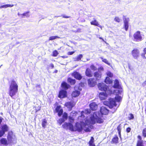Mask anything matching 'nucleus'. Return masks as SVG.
<instances>
[{
  "label": "nucleus",
  "mask_w": 146,
  "mask_h": 146,
  "mask_svg": "<svg viewBox=\"0 0 146 146\" xmlns=\"http://www.w3.org/2000/svg\"><path fill=\"white\" fill-rule=\"evenodd\" d=\"M8 94L12 98L17 93L18 86L16 81L14 79L12 80L9 82Z\"/></svg>",
  "instance_id": "f257e3e1"
},
{
  "label": "nucleus",
  "mask_w": 146,
  "mask_h": 146,
  "mask_svg": "<svg viewBox=\"0 0 146 146\" xmlns=\"http://www.w3.org/2000/svg\"><path fill=\"white\" fill-rule=\"evenodd\" d=\"M7 138L8 143H13L14 141H16L17 140L15 135L11 131L8 132Z\"/></svg>",
  "instance_id": "f03ea898"
},
{
  "label": "nucleus",
  "mask_w": 146,
  "mask_h": 146,
  "mask_svg": "<svg viewBox=\"0 0 146 146\" xmlns=\"http://www.w3.org/2000/svg\"><path fill=\"white\" fill-rule=\"evenodd\" d=\"M97 117V113L96 112H94L93 114L91 115L90 117V120H86V122L87 123L91 124H94L96 123V117Z\"/></svg>",
  "instance_id": "7ed1b4c3"
},
{
  "label": "nucleus",
  "mask_w": 146,
  "mask_h": 146,
  "mask_svg": "<svg viewBox=\"0 0 146 146\" xmlns=\"http://www.w3.org/2000/svg\"><path fill=\"white\" fill-rule=\"evenodd\" d=\"M134 40L135 41L139 42L142 40V37L141 34L140 32L138 31L136 32L133 35Z\"/></svg>",
  "instance_id": "20e7f679"
},
{
  "label": "nucleus",
  "mask_w": 146,
  "mask_h": 146,
  "mask_svg": "<svg viewBox=\"0 0 146 146\" xmlns=\"http://www.w3.org/2000/svg\"><path fill=\"white\" fill-rule=\"evenodd\" d=\"M75 104L76 103L74 101H71L66 102L64 106L67 108L68 111H70Z\"/></svg>",
  "instance_id": "39448f33"
},
{
  "label": "nucleus",
  "mask_w": 146,
  "mask_h": 146,
  "mask_svg": "<svg viewBox=\"0 0 146 146\" xmlns=\"http://www.w3.org/2000/svg\"><path fill=\"white\" fill-rule=\"evenodd\" d=\"M1 130H0V137H2L5 132L9 130V127L6 124H4L1 126Z\"/></svg>",
  "instance_id": "423d86ee"
},
{
  "label": "nucleus",
  "mask_w": 146,
  "mask_h": 146,
  "mask_svg": "<svg viewBox=\"0 0 146 146\" xmlns=\"http://www.w3.org/2000/svg\"><path fill=\"white\" fill-rule=\"evenodd\" d=\"M62 115V118L59 119L57 121L58 123L60 125L64 122L65 120L67 119L68 117V114L66 112L63 113Z\"/></svg>",
  "instance_id": "0eeeda50"
},
{
  "label": "nucleus",
  "mask_w": 146,
  "mask_h": 146,
  "mask_svg": "<svg viewBox=\"0 0 146 146\" xmlns=\"http://www.w3.org/2000/svg\"><path fill=\"white\" fill-rule=\"evenodd\" d=\"M99 89L101 91L106 92L108 89V86L104 83L101 82L98 84Z\"/></svg>",
  "instance_id": "6e6552de"
},
{
  "label": "nucleus",
  "mask_w": 146,
  "mask_h": 146,
  "mask_svg": "<svg viewBox=\"0 0 146 146\" xmlns=\"http://www.w3.org/2000/svg\"><path fill=\"white\" fill-rule=\"evenodd\" d=\"M63 109L60 105H58L54 111V113H57L59 117H60L63 114Z\"/></svg>",
  "instance_id": "1a4fd4ad"
},
{
  "label": "nucleus",
  "mask_w": 146,
  "mask_h": 146,
  "mask_svg": "<svg viewBox=\"0 0 146 146\" xmlns=\"http://www.w3.org/2000/svg\"><path fill=\"white\" fill-rule=\"evenodd\" d=\"M96 80L94 78H91L87 80V82L88 86L90 87H94L97 84Z\"/></svg>",
  "instance_id": "9d476101"
},
{
  "label": "nucleus",
  "mask_w": 146,
  "mask_h": 146,
  "mask_svg": "<svg viewBox=\"0 0 146 146\" xmlns=\"http://www.w3.org/2000/svg\"><path fill=\"white\" fill-rule=\"evenodd\" d=\"M67 92L66 90H61L59 91L58 95V98H63L67 97Z\"/></svg>",
  "instance_id": "9b49d317"
},
{
  "label": "nucleus",
  "mask_w": 146,
  "mask_h": 146,
  "mask_svg": "<svg viewBox=\"0 0 146 146\" xmlns=\"http://www.w3.org/2000/svg\"><path fill=\"white\" fill-rule=\"evenodd\" d=\"M100 112L102 115H107L108 114L109 110L104 106L101 107L100 109Z\"/></svg>",
  "instance_id": "f8f14e48"
},
{
  "label": "nucleus",
  "mask_w": 146,
  "mask_h": 146,
  "mask_svg": "<svg viewBox=\"0 0 146 146\" xmlns=\"http://www.w3.org/2000/svg\"><path fill=\"white\" fill-rule=\"evenodd\" d=\"M124 23L123 27L126 31H128L129 27V18H123Z\"/></svg>",
  "instance_id": "ddd939ff"
},
{
  "label": "nucleus",
  "mask_w": 146,
  "mask_h": 146,
  "mask_svg": "<svg viewBox=\"0 0 146 146\" xmlns=\"http://www.w3.org/2000/svg\"><path fill=\"white\" fill-rule=\"evenodd\" d=\"M72 75L76 79L78 80H80L82 77V76L79 73L76 71L73 72Z\"/></svg>",
  "instance_id": "4468645a"
},
{
  "label": "nucleus",
  "mask_w": 146,
  "mask_h": 146,
  "mask_svg": "<svg viewBox=\"0 0 146 146\" xmlns=\"http://www.w3.org/2000/svg\"><path fill=\"white\" fill-rule=\"evenodd\" d=\"M119 143V138L117 135H115L111 141V144H117Z\"/></svg>",
  "instance_id": "2eb2a0df"
},
{
  "label": "nucleus",
  "mask_w": 146,
  "mask_h": 146,
  "mask_svg": "<svg viewBox=\"0 0 146 146\" xmlns=\"http://www.w3.org/2000/svg\"><path fill=\"white\" fill-rule=\"evenodd\" d=\"M137 138L138 140L137 141L136 146H144V141L142 140L141 136L140 135H138L137 136Z\"/></svg>",
  "instance_id": "dca6fc26"
},
{
  "label": "nucleus",
  "mask_w": 146,
  "mask_h": 146,
  "mask_svg": "<svg viewBox=\"0 0 146 146\" xmlns=\"http://www.w3.org/2000/svg\"><path fill=\"white\" fill-rule=\"evenodd\" d=\"M131 54L133 58L135 59H137L139 56V52L138 49H133L131 52Z\"/></svg>",
  "instance_id": "f3484780"
},
{
  "label": "nucleus",
  "mask_w": 146,
  "mask_h": 146,
  "mask_svg": "<svg viewBox=\"0 0 146 146\" xmlns=\"http://www.w3.org/2000/svg\"><path fill=\"white\" fill-rule=\"evenodd\" d=\"M94 76L97 81L100 80L102 77V73L100 72L96 71L94 73Z\"/></svg>",
  "instance_id": "a211bd4d"
},
{
  "label": "nucleus",
  "mask_w": 146,
  "mask_h": 146,
  "mask_svg": "<svg viewBox=\"0 0 146 146\" xmlns=\"http://www.w3.org/2000/svg\"><path fill=\"white\" fill-rule=\"evenodd\" d=\"M90 109L92 111H96L98 109V105L94 102H92L89 104Z\"/></svg>",
  "instance_id": "6ab92c4d"
},
{
  "label": "nucleus",
  "mask_w": 146,
  "mask_h": 146,
  "mask_svg": "<svg viewBox=\"0 0 146 146\" xmlns=\"http://www.w3.org/2000/svg\"><path fill=\"white\" fill-rule=\"evenodd\" d=\"M117 104L115 101L113 99H111L109 100L108 107L110 109H112L114 107H116Z\"/></svg>",
  "instance_id": "aec40b11"
},
{
  "label": "nucleus",
  "mask_w": 146,
  "mask_h": 146,
  "mask_svg": "<svg viewBox=\"0 0 146 146\" xmlns=\"http://www.w3.org/2000/svg\"><path fill=\"white\" fill-rule=\"evenodd\" d=\"M82 126L81 124L78 123H76L75 127V131L81 132L82 131Z\"/></svg>",
  "instance_id": "412c9836"
},
{
  "label": "nucleus",
  "mask_w": 146,
  "mask_h": 146,
  "mask_svg": "<svg viewBox=\"0 0 146 146\" xmlns=\"http://www.w3.org/2000/svg\"><path fill=\"white\" fill-rule=\"evenodd\" d=\"M99 97L101 100H104L107 98L108 95L106 92H100L99 94Z\"/></svg>",
  "instance_id": "4be33fe9"
},
{
  "label": "nucleus",
  "mask_w": 146,
  "mask_h": 146,
  "mask_svg": "<svg viewBox=\"0 0 146 146\" xmlns=\"http://www.w3.org/2000/svg\"><path fill=\"white\" fill-rule=\"evenodd\" d=\"M61 87L64 90H67L70 87V86L66 82L63 81L61 85Z\"/></svg>",
  "instance_id": "5701e85b"
},
{
  "label": "nucleus",
  "mask_w": 146,
  "mask_h": 146,
  "mask_svg": "<svg viewBox=\"0 0 146 146\" xmlns=\"http://www.w3.org/2000/svg\"><path fill=\"white\" fill-rule=\"evenodd\" d=\"M85 74L86 76L88 77H91L93 76L91 71L88 68L86 69L85 72Z\"/></svg>",
  "instance_id": "b1692460"
},
{
  "label": "nucleus",
  "mask_w": 146,
  "mask_h": 146,
  "mask_svg": "<svg viewBox=\"0 0 146 146\" xmlns=\"http://www.w3.org/2000/svg\"><path fill=\"white\" fill-rule=\"evenodd\" d=\"M113 87L115 88H117L119 89H121V87L119 84V82L118 80L116 79L114 81V84L113 86Z\"/></svg>",
  "instance_id": "393cba45"
},
{
  "label": "nucleus",
  "mask_w": 146,
  "mask_h": 146,
  "mask_svg": "<svg viewBox=\"0 0 146 146\" xmlns=\"http://www.w3.org/2000/svg\"><path fill=\"white\" fill-rule=\"evenodd\" d=\"M86 114H90L91 113V111L90 109H86L84 110V111H81V116H80L82 117H84L85 116L84 115V113Z\"/></svg>",
  "instance_id": "a878e982"
},
{
  "label": "nucleus",
  "mask_w": 146,
  "mask_h": 146,
  "mask_svg": "<svg viewBox=\"0 0 146 146\" xmlns=\"http://www.w3.org/2000/svg\"><path fill=\"white\" fill-rule=\"evenodd\" d=\"M80 91L75 90L72 92L71 94V96L73 98H76L78 96L80 95Z\"/></svg>",
  "instance_id": "bb28decb"
},
{
  "label": "nucleus",
  "mask_w": 146,
  "mask_h": 146,
  "mask_svg": "<svg viewBox=\"0 0 146 146\" xmlns=\"http://www.w3.org/2000/svg\"><path fill=\"white\" fill-rule=\"evenodd\" d=\"M90 24L91 25H94L95 26H97L100 27V28H101V29H102V26L100 25L98 22L96 20H94L93 21H91L90 22Z\"/></svg>",
  "instance_id": "cd10ccee"
},
{
  "label": "nucleus",
  "mask_w": 146,
  "mask_h": 146,
  "mask_svg": "<svg viewBox=\"0 0 146 146\" xmlns=\"http://www.w3.org/2000/svg\"><path fill=\"white\" fill-rule=\"evenodd\" d=\"M6 139L5 138H2L0 140V142L1 144L5 145H7L8 144V143Z\"/></svg>",
  "instance_id": "c85d7f7f"
},
{
  "label": "nucleus",
  "mask_w": 146,
  "mask_h": 146,
  "mask_svg": "<svg viewBox=\"0 0 146 146\" xmlns=\"http://www.w3.org/2000/svg\"><path fill=\"white\" fill-rule=\"evenodd\" d=\"M67 82L68 83H70L71 85H74L76 83V81L75 80L69 77L67 79Z\"/></svg>",
  "instance_id": "c756f323"
},
{
  "label": "nucleus",
  "mask_w": 146,
  "mask_h": 146,
  "mask_svg": "<svg viewBox=\"0 0 146 146\" xmlns=\"http://www.w3.org/2000/svg\"><path fill=\"white\" fill-rule=\"evenodd\" d=\"M94 139L93 137H91L88 143L89 146H96L95 144L94 143Z\"/></svg>",
  "instance_id": "7c9ffc66"
},
{
  "label": "nucleus",
  "mask_w": 146,
  "mask_h": 146,
  "mask_svg": "<svg viewBox=\"0 0 146 146\" xmlns=\"http://www.w3.org/2000/svg\"><path fill=\"white\" fill-rule=\"evenodd\" d=\"M107 84H110L112 83V81L108 77H106L104 81Z\"/></svg>",
  "instance_id": "2f4dec72"
},
{
  "label": "nucleus",
  "mask_w": 146,
  "mask_h": 146,
  "mask_svg": "<svg viewBox=\"0 0 146 146\" xmlns=\"http://www.w3.org/2000/svg\"><path fill=\"white\" fill-rule=\"evenodd\" d=\"M117 129L118 131V132L119 136L120 137H121V124H119L117 127Z\"/></svg>",
  "instance_id": "473e14b6"
},
{
  "label": "nucleus",
  "mask_w": 146,
  "mask_h": 146,
  "mask_svg": "<svg viewBox=\"0 0 146 146\" xmlns=\"http://www.w3.org/2000/svg\"><path fill=\"white\" fill-rule=\"evenodd\" d=\"M47 123V121L45 119L42 120V126L44 128L46 127V125Z\"/></svg>",
  "instance_id": "72a5a7b5"
},
{
  "label": "nucleus",
  "mask_w": 146,
  "mask_h": 146,
  "mask_svg": "<svg viewBox=\"0 0 146 146\" xmlns=\"http://www.w3.org/2000/svg\"><path fill=\"white\" fill-rule=\"evenodd\" d=\"M29 11H28L26 12H25L21 14V15L22 16V18H24L25 17H29Z\"/></svg>",
  "instance_id": "f704fd0d"
},
{
  "label": "nucleus",
  "mask_w": 146,
  "mask_h": 146,
  "mask_svg": "<svg viewBox=\"0 0 146 146\" xmlns=\"http://www.w3.org/2000/svg\"><path fill=\"white\" fill-rule=\"evenodd\" d=\"M96 121L97 123H103V119L100 117H98L96 118Z\"/></svg>",
  "instance_id": "c9c22d12"
},
{
  "label": "nucleus",
  "mask_w": 146,
  "mask_h": 146,
  "mask_svg": "<svg viewBox=\"0 0 146 146\" xmlns=\"http://www.w3.org/2000/svg\"><path fill=\"white\" fill-rule=\"evenodd\" d=\"M68 129L72 131H75V129H74V127L73 125L71 123H69V125L68 127Z\"/></svg>",
  "instance_id": "e433bc0d"
},
{
  "label": "nucleus",
  "mask_w": 146,
  "mask_h": 146,
  "mask_svg": "<svg viewBox=\"0 0 146 146\" xmlns=\"http://www.w3.org/2000/svg\"><path fill=\"white\" fill-rule=\"evenodd\" d=\"M69 125V123L67 122L65 123L62 125V127L63 128L66 129H68V127Z\"/></svg>",
  "instance_id": "4c0bfd02"
},
{
  "label": "nucleus",
  "mask_w": 146,
  "mask_h": 146,
  "mask_svg": "<svg viewBox=\"0 0 146 146\" xmlns=\"http://www.w3.org/2000/svg\"><path fill=\"white\" fill-rule=\"evenodd\" d=\"M60 38L58 36H50L49 38V40H52L57 38Z\"/></svg>",
  "instance_id": "58836bf2"
},
{
  "label": "nucleus",
  "mask_w": 146,
  "mask_h": 146,
  "mask_svg": "<svg viewBox=\"0 0 146 146\" xmlns=\"http://www.w3.org/2000/svg\"><path fill=\"white\" fill-rule=\"evenodd\" d=\"M101 59L103 62L107 64L109 66L111 65V64L108 62V61L106 59H104L102 57H101Z\"/></svg>",
  "instance_id": "ea45409f"
},
{
  "label": "nucleus",
  "mask_w": 146,
  "mask_h": 146,
  "mask_svg": "<svg viewBox=\"0 0 146 146\" xmlns=\"http://www.w3.org/2000/svg\"><path fill=\"white\" fill-rule=\"evenodd\" d=\"M58 54V53L57 51L56 50H55L53 51L52 56L53 57H56Z\"/></svg>",
  "instance_id": "a19ab883"
},
{
  "label": "nucleus",
  "mask_w": 146,
  "mask_h": 146,
  "mask_svg": "<svg viewBox=\"0 0 146 146\" xmlns=\"http://www.w3.org/2000/svg\"><path fill=\"white\" fill-rule=\"evenodd\" d=\"M141 56L144 58H146V48L143 50V52L141 54Z\"/></svg>",
  "instance_id": "79ce46f5"
},
{
  "label": "nucleus",
  "mask_w": 146,
  "mask_h": 146,
  "mask_svg": "<svg viewBox=\"0 0 146 146\" xmlns=\"http://www.w3.org/2000/svg\"><path fill=\"white\" fill-rule=\"evenodd\" d=\"M142 134L144 138L146 137V128H145L143 129L142 131Z\"/></svg>",
  "instance_id": "37998d69"
},
{
  "label": "nucleus",
  "mask_w": 146,
  "mask_h": 146,
  "mask_svg": "<svg viewBox=\"0 0 146 146\" xmlns=\"http://www.w3.org/2000/svg\"><path fill=\"white\" fill-rule=\"evenodd\" d=\"M90 67L91 69L94 71H96L97 70V68L93 64L91 65Z\"/></svg>",
  "instance_id": "c03bdc74"
},
{
  "label": "nucleus",
  "mask_w": 146,
  "mask_h": 146,
  "mask_svg": "<svg viewBox=\"0 0 146 146\" xmlns=\"http://www.w3.org/2000/svg\"><path fill=\"white\" fill-rule=\"evenodd\" d=\"M83 55L82 54H79L76 58V60L77 61H79L81 60V59L82 58Z\"/></svg>",
  "instance_id": "a18cd8bd"
},
{
  "label": "nucleus",
  "mask_w": 146,
  "mask_h": 146,
  "mask_svg": "<svg viewBox=\"0 0 146 146\" xmlns=\"http://www.w3.org/2000/svg\"><path fill=\"white\" fill-rule=\"evenodd\" d=\"M74 32L77 33H80L82 32V29L81 28H78L76 30H74L72 31Z\"/></svg>",
  "instance_id": "49530a36"
},
{
  "label": "nucleus",
  "mask_w": 146,
  "mask_h": 146,
  "mask_svg": "<svg viewBox=\"0 0 146 146\" xmlns=\"http://www.w3.org/2000/svg\"><path fill=\"white\" fill-rule=\"evenodd\" d=\"M115 100L117 102H120L121 100V98L120 96H118L115 97Z\"/></svg>",
  "instance_id": "de8ad7c7"
},
{
  "label": "nucleus",
  "mask_w": 146,
  "mask_h": 146,
  "mask_svg": "<svg viewBox=\"0 0 146 146\" xmlns=\"http://www.w3.org/2000/svg\"><path fill=\"white\" fill-rule=\"evenodd\" d=\"M129 115L130 116L129 117H128L129 120H131L134 118V115L132 113H129Z\"/></svg>",
  "instance_id": "09e8293b"
},
{
  "label": "nucleus",
  "mask_w": 146,
  "mask_h": 146,
  "mask_svg": "<svg viewBox=\"0 0 146 146\" xmlns=\"http://www.w3.org/2000/svg\"><path fill=\"white\" fill-rule=\"evenodd\" d=\"M114 20L115 22L119 23L120 22L121 20L118 17H116L114 18Z\"/></svg>",
  "instance_id": "8fccbe9b"
},
{
  "label": "nucleus",
  "mask_w": 146,
  "mask_h": 146,
  "mask_svg": "<svg viewBox=\"0 0 146 146\" xmlns=\"http://www.w3.org/2000/svg\"><path fill=\"white\" fill-rule=\"evenodd\" d=\"M107 75L109 77H111L113 76V74L110 72H108L107 73Z\"/></svg>",
  "instance_id": "3c124183"
},
{
  "label": "nucleus",
  "mask_w": 146,
  "mask_h": 146,
  "mask_svg": "<svg viewBox=\"0 0 146 146\" xmlns=\"http://www.w3.org/2000/svg\"><path fill=\"white\" fill-rule=\"evenodd\" d=\"M36 107H35V108L36 109H35V112H37L38 111H39L40 110V106H38L37 108H38V109H36Z\"/></svg>",
  "instance_id": "603ef678"
},
{
  "label": "nucleus",
  "mask_w": 146,
  "mask_h": 146,
  "mask_svg": "<svg viewBox=\"0 0 146 146\" xmlns=\"http://www.w3.org/2000/svg\"><path fill=\"white\" fill-rule=\"evenodd\" d=\"M131 130V128L130 127H127L126 130V132L127 133H129L130 132V131Z\"/></svg>",
  "instance_id": "864d4df0"
},
{
  "label": "nucleus",
  "mask_w": 146,
  "mask_h": 146,
  "mask_svg": "<svg viewBox=\"0 0 146 146\" xmlns=\"http://www.w3.org/2000/svg\"><path fill=\"white\" fill-rule=\"evenodd\" d=\"M61 17H62V18L65 19L69 18L70 17V16H66L64 15H61Z\"/></svg>",
  "instance_id": "5fc2aeb1"
},
{
  "label": "nucleus",
  "mask_w": 146,
  "mask_h": 146,
  "mask_svg": "<svg viewBox=\"0 0 146 146\" xmlns=\"http://www.w3.org/2000/svg\"><path fill=\"white\" fill-rule=\"evenodd\" d=\"M7 8V7H11L14 6L13 4H6Z\"/></svg>",
  "instance_id": "6e6d98bb"
},
{
  "label": "nucleus",
  "mask_w": 146,
  "mask_h": 146,
  "mask_svg": "<svg viewBox=\"0 0 146 146\" xmlns=\"http://www.w3.org/2000/svg\"><path fill=\"white\" fill-rule=\"evenodd\" d=\"M74 53V51L69 52H68V55H71Z\"/></svg>",
  "instance_id": "4d7b16f0"
},
{
  "label": "nucleus",
  "mask_w": 146,
  "mask_h": 146,
  "mask_svg": "<svg viewBox=\"0 0 146 146\" xmlns=\"http://www.w3.org/2000/svg\"><path fill=\"white\" fill-rule=\"evenodd\" d=\"M142 85L143 86H144L146 85V80L145 81L142 83Z\"/></svg>",
  "instance_id": "13d9d810"
},
{
  "label": "nucleus",
  "mask_w": 146,
  "mask_h": 146,
  "mask_svg": "<svg viewBox=\"0 0 146 146\" xmlns=\"http://www.w3.org/2000/svg\"><path fill=\"white\" fill-rule=\"evenodd\" d=\"M69 121H74V119L71 117H69Z\"/></svg>",
  "instance_id": "bf43d9fd"
},
{
  "label": "nucleus",
  "mask_w": 146,
  "mask_h": 146,
  "mask_svg": "<svg viewBox=\"0 0 146 146\" xmlns=\"http://www.w3.org/2000/svg\"><path fill=\"white\" fill-rule=\"evenodd\" d=\"M50 66L51 68H53L54 67V65L52 63L50 64Z\"/></svg>",
  "instance_id": "052dcab7"
},
{
  "label": "nucleus",
  "mask_w": 146,
  "mask_h": 146,
  "mask_svg": "<svg viewBox=\"0 0 146 146\" xmlns=\"http://www.w3.org/2000/svg\"><path fill=\"white\" fill-rule=\"evenodd\" d=\"M85 131L86 132H90L91 130L90 129L88 128H87L85 130Z\"/></svg>",
  "instance_id": "680f3d73"
},
{
  "label": "nucleus",
  "mask_w": 146,
  "mask_h": 146,
  "mask_svg": "<svg viewBox=\"0 0 146 146\" xmlns=\"http://www.w3.org/2000/svg\"><path fill=\"white\" fill-rule=\"evenodd\" d=\"M3 119L1 117H0V125L1 124Z\"/></svg>",
  "instance_id": "e2e57ef3"
},
{
  "label": "nucleus",
  "mask_w": 146,
  "mask_h": 146,
  "mask_svg": "<svg viewBox=\"0 0 146 146\" xmlns=\"http://www.w3.org/2000/svg\"><path fill=\"white\" fill-rule=\"evenodd\" d=\"M61 57L63 58H68V56H61Z\"/></svg>",
  "instance_id": "0e129e2a"
},
{
  "label": "nucleus",
  "mask_w": 146,
  "mask_h": 146,
  "mask_svg": "<svg viewBox=\"0 0 146 146\" xmlns=\"http://www.w3.org/2000/svg\"><path fill=\"white\" fill-rule=\"evenodd\" d=\"M6 5H2V7L3 8H6L7 7H6Z\"/></svg>",
  "instance_id": "69168bd1"
},
{
  "label": "nucleus",
  "mask_w": 146,
  "mask_h": 146,
  "mask_svg": "<svg viewBox=\"0 0 146 146\" xmlns=\"http://www.w3.org/2000/svg\"><path fill=\"white\" fill-rule=\"evenodd\" d=\"M113 109H114V110L112 112V113H114V112H115L117 110V108H114Z\"/></svg>",
  "instance_id": "338daca9"
},
{
  "label": "nucleus",
  "mask_w": 146,
  "mask_h": 146,
  "mask_svg": "<svg viewBox=\"0 0 146 146\" xmlns=\"http://www.w3.org/2000/svg\"><path fill=\"white\" fill-rule=\"evenodd\" d=\"M58 72V70H55L53 72L54 73H56Z\"/></svg>",
  "instance_id": "774afa93"
}]
</instances>
